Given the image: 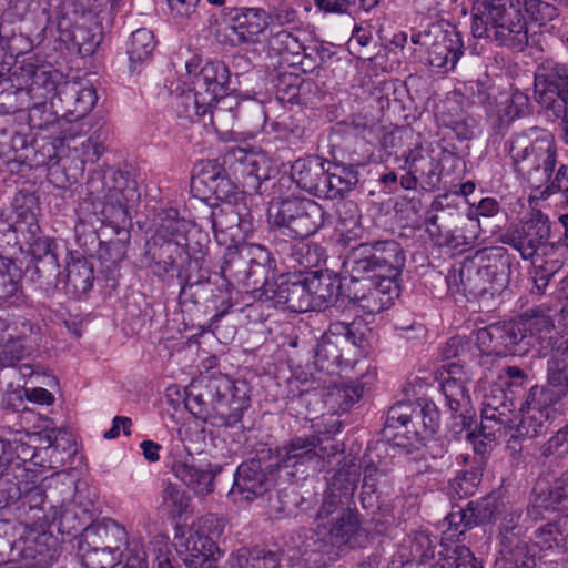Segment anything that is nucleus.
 <instances>
[{
    "label": "nucleus",
    "mask_w": 568,
    "mask_h": 568,
    "mask_svg": "<svg viewBox=\"0 0 568 568\" xmlns=\"http://www.w3.org/2000/svg\"><path fill=\"white\" fill-rule=\"evenodd\" d=\"M550 316L541 310L526 311L515 321L498 322L481 327L476 344L484 354L524 356L532 352L545 355L544 342L551 332Z\"/></svg>",
    "instance_id": "nucleus-1"
},
{
    "label": "nucleus",
    "mask_w": 568,
    "mask_h": 568,
    "mask_svg": "<svg viewBox=\"0 0 568 568\" xmlns=\"http://www.w3.org/2000/svg\"><path fill=\"white\" fill-rule=\"evenodd\" d=\"M510 265V257L504 247L485 248L454 267L446 277L447 285L468 300L493 297L507 287Z\"/></svg>",
    "instance_id": "nucleus-2"
},
{
    "label": "nucleus",
    "mask_w": 568,
    "mask_h": 568,
    "mask_svg": "<svg viewBox=\"0 0 568 568\" xmlns=\"http://www.w3.org/2000/svg\"><path fill=\"white\" fill-rule=\"evenodd\" d=\"M369 542V531L363 527L357 509L341 507L336 517L327 524H320L304 534L303 554H315L320 558L314 562L326 566L346 556L349 551L362 549Z\"/></svg>",
    "instance_id": "nucleus-3"
},
{
    "label": "nucleus",
    "mask_w": 568,
    "mask_h": 568,
    "mask_svg": "<svg viewBox=\"0 0 568 568\" xmlns=\"http://www.w3.org/2000/svg\"><path fill=\"white\" fill-rule=\"evenodd\" d=\"M71 486L58 480L45 485H23L22 496L16 507V515L24 528L44 530L52 525L61 532L71 534L79 530L74 524L75 514L64 508V503L71 496Z\"/></svg>",
    "instance_id": "nucleus-4"
},
{
    "label": "nucleus",
    "mask_w": 568,
    "mask_h": 568,
    "mask_svg": "<svg viewBox=\"0 0 568 568\" xmlns=\"http://www.w3.org/2000/svg\"><path fill=\"white\" fill-rule=\"evenodd\" d=\"M276 268L272 253L260 244H243L229 246L221 265V273L215 274L222 281L221 288L227 293L233 282L247 291L260 294V287L268 282V275Z\"/></svg>",
    "instance_id": "nucleus-5"
},
{
    "label": "nucleus",
    "mask_w": 568,
    "mask_h": 568,
    "mask_svg": "<svg viewBox=\"0 0 568 568\" xmlns=\"http://www.w3.org/2000/svg\"><path fill=\"white\" fill-rule=\"evenodd\" d=\"M405 254L394 240L364 242L351 247L343 262L349 281L400 276Z\"/></svg>",
    "instance_id": "nucleus-6"
},
{
    "label": "nucleus",
    "mask_w": 568,
    "mask_h": 568,
    "mask_svg": "<svg viewBox=\"0 0 568 568\" xmlns=\"http://www.w3.org/2000/svg\"><path fill=\"white\" fill-rule=\"evenodd\" d=\"M326 213L316 201L291 196L270 203L267 222L282 235L293 240L314 235L324 224Z\"/></svg>",
    "instance_id": "nucleus-7"
},
{
    "label": "nucleus",
    "mask_w": 568,
    "mask_h": 568,
    "mask_svg": "<svg viewBox=\"0 0 568 568\" xmlns=\"http://www.w3.org/2000/svg\"><path fill=\"white\" fill-rule=\"evenodd\" d=\"M103 209L100 211V241L108 244L115 241V232L130 229V206L140 200L136 182L123 171H112L103 195Z\"/></svg>",
    "instance_id": "nucleus-8"
},
{
    "label": "nucleus",
    "mask_w": 568,
    "mask_h": 568,
    "mask_svg": "<svg viewBox=\"0 0 568 568\" xmlns=\"http://www.w3.org/2000/svg\"><path fill=\"white\" fill-rule=\"evenodd\" d=\"M277 473L272 450L261 449L255 457L239 465L229 496L234 501H252L263 497L275 486Z\"/></svg>",
    "instance_id": "nucleus-9"
},
{
    "label": "nucleus",
    "mask_w": 568,
    "mask_h": 568,
    "mask_svg": "<svg viewBox=\"0 0 568 568\" xmlns=\"http://www.w3.org/2000/svg\"><path fill=\"white\" fill-rule=\"evenodd\" d=\"M108 185V176L98 173L87 182L85 197L78 209V222L74 226L77 243L83 252L97 256L100 241V211L103 209V195Z\"/></svg>",
    "instance_id": "nucleus-10"
},
{
    "label": "nucleus",
    "mask_w": 568,
    "mask_h": 568,
    "mask_svg": "<svg viewBox=\"0 0 568 568\" xmlns=\"http://www.w3.org/2000/svg\"><path fill=\"white\" fill-rule=\"evenodd\" d=\"M562 397H565L564 394L549 385L531 386L520 407L521 418L516 425V434L511 437L532 438L547 433L556 416L552 405Z\"/></svg>",
    "instance_id": "nucleus-11"
},
{
    "label": "nucleus",
    "mask_w": 568,
    "mask_h": 568,
    "mask_svg": "<svg viewBox=\"0 0 568 568\" xmlns=\"http://www.w3.org/2000/svg\"><path fill=\"white\" fill-rule=\"evenodd\" d=\"M535 98L557 119H562V139L568 143V70L561 64H542L535 75Z\"/></svg>",
    "instance_id": "nucleus-12"
},
{
    "label": "nucleus",
    "mask_w": 568,
    "mask_h": 568,
    "mask_svg": "<svg viewBox=\"0 0 568 568\" xmlns=\"http://www.w3.org/2000/svg\"><path fill=\"white\" fill-rule=\"evenodd\" d=\"M398 276L348 281L347 297L366 314H377L388 308L398 295Z\"/></svg>",
    "instance_id": "nucleus-13"
},
{
    "label": "nucleus",
    "mask_w": 568,
    "mask_h": 568,
    "mask_svg": "<svg viewBox=\"0 0 568 568\" xmlns=\"http://www.w3.org/2000/svg\"><path fill=\"white\" fill-rule=\"evenodd\" d=\"M191 192L203 202L212 200L223 203L231 201L236 194L235 183L226 175L225 170L216 161H202L191 179Z\"/></svg>",
    "instance_id": "nucleus-14"
},
{
    "label": "nucleus",
    "mask_w": 568,
    "mask_h": 568,
    "mask_svg": "<svg viewBox=\"0 0 568 568\" xmlns=\"http://www.w3.org/2000/svg\"><path fill=\"white\" fill-rule=\"evenodd\" d=\"M258 300L270 301L275 307L303 313L311 310L304 275L280 274L274 282L260 287Z\"/></svg>",
    "instance_id": "nucleus-15"
},
{
    "label": "nucleus",
    "mask_w": 568,
    "mask_h": 568,
    "mask_svg": "<svg viewBox=\"0 0 568 568\" xmlns=\"http://www.w3.org/2000/svg\"><path fill=\"white\" fill-rule=\"evenodd\" d=\"M460 161L458 154L446 148H416L410 150L406 162L409 164L410 180H420L424 190H434L440 182L445 163L455 166Z\"/></svg>",
    "instance_id": "nucleus-16"
},
{
    "label": "nucleus",
    "mask_w": 568,
    "mask_h": 568,
    "mask_svg": "<svg viewBox=\"0 0 568 568\" xmlns=\"http://www.w3.org/2000/svg\"><path fill=\"white\" fill-rule=\"evenodd\" d=\"M550 225L548 217L540 211H535L520 226L503 235V243L517 250L524 260H529L542 253L546 246H556L549 243Z\"/></svg>",
    "instance_id": "nucleus-17"
},
{
    "label": "nucleus",
    "mask_w": 568,
    "mask_h": 568,
    "mask_svg": "<svg viewBox=\"0 0 568 568\" xmlns=\"http://www.w3.org/2000/svg\"><path fill=\"white\" fill-rule=\"evenodd\" d=\"M500 503L496 496L468 501L465 507L454 508L447 516L450 537L457 536L458 541L465 540L468 530L490 523L500 513Z\"/></svg>",
    "instance_id": "nucleus-18"
},
{
    "label": "nucleus",
    "mask_w": 568,
    "mask_h": 568,
    "mask_svg": "<svg viewBox=\"0 0 568 568\" xmlns=\"http://www.w3.org/2000/svg\"><path fill=\"white\" fill-rule=\"evenodd\" d=\"M363 483L361 490V503L366 509L378 507L379 500L393 491L394 469L386 460L378 459L365 454L363 457Z\"/></svg>",
    "instance_id": "nucleus-19"
},
{
    "label": "nucleus",
    "mask_w": 568,
    "mask_h": 568,
    "mask_svg": "<svg viewBox=\"0 0 568 568\" xmlns=\"http://www.w3.org/2000/svg\"><path fill=\"white\" fill-rule=\"evenodd\" d=\"M275 252L288 267L295 270L294 274L306 275L313 268H318L326 261L325 248L313 241L296 239L294 241L276 240Z\"/></svg>",
    "instance_id": "nucleus-20"
},
{
    "label": "nucleus",
    "mask_w": 568,
    "mask_h": 568,
    "mask_svg": "<svg viewBox=\"0 0 568 568\" xmlns=\"http://www.w3.org/2000/svg\"><path fill=\"white\" fill-rule=\"evenodd\" d=\"M463 41L455 30L432 24V39L426 42L427 63L436 72L446 73L456 67L463 54Z\"/></svg>",
    "instance_id": "nucleus-21"
},
{
    "label": "nucleus",
    "mask_w": 568,
    "mask_h": 568,
    "mask_svg": "<svg viewBox=\"0 0 568 568\" xmlns=\"http://www.w3.org/2000/svg\"><path fill=\"white\" fill-rule=\"evenodd\" d=\"M229 385L230 378L225 376L192 383L186 388L185 407L195 417L212 423L217 397L229 392Z\"/></svg>",
    "instance_id": "nucleus-22"
},
{
    "label": "nucleus",
    "mask_w": 568,
    "mask_h": 568,
    "mask_svg": "<svg viewBox=\"0 0 568 568\" xmlns=\"http://www.w3.org/2000/svg\"><path fill=\"white\" fill-rule=\"evenodd\" d=\"M189 247V243L151 236L144 246V262L155 276L163 277L176 268Z\"/></svg>",
    "instance_id": "nucleus-23"
},
{
    "label": "nucleus",
    "mask_w": 568,
    "mask_h": 568,
    "mask_svg": "<svg viewBox=\"0 0 568 568\" xmlns=\"http://www.w3.org/2000/svg\"><path fill=\"white\" fill-rule=\"evenodd\" d=\"M229 392L221 393L212 419V425L219 427L241 428L243 414L251 406V398L247 395L244 384L239 386L230 379Z\"/></svg>",
    "instance_id": "nucleus-24"
},
{
    "label": "nucleus",
    "mask_w": 568,
    "mask_h": 568,
    "mask_svg": "<svg viewBox=\"0 0 568 568\" xmlns=\"http://www.w3.org/2000/svg\"><path fill=\"white\" fill-rule=\"evenodd\" d=\"M511 402L501 387H493L485 394L481 408L480 435L487 440L494 439L495 433L511 423Z\"/></svg>",
    "instance_id": "nucleus-25"
},
{
    "label": "nucleus",
    "mask_w": 568,
    "mask_h": 568,
    "mask_svg": "<svg viewBox=\"0 0 568 568\" xmlns=\"http://www.w3.org/2000/svg\"><path fill=\"white\" fill-rule=\"evenodd\" d=\"M320 445V435L295 436L277 447L275 455L272 454V459L277 464L278 470L281 468L303 466L317 458V455H323L321 452H325L326 448L318 449Z\"/></svg>",
    "instance_id": "nucleus-26"
},
{
    "label": "nucleus",
    "mask_w": 568,
    "mask_h": 568,
    "mask_svg": "<svg viewBox=\"0 0 568 568\" xmlns=\"http://www.w3.org/2000/svg\"><path fill=\"white\" fill-rule=\"evenodd\" d=\"M268 26L270 17L266 10L244 8L234 17V24L226 28V37L232 45L255 43Z\"/></svg>",
    "instance_id": "nucleus-27"
},
{
    "label": "nucleus",
    "mask_w": 568,
    "mask_h": 568,
    "mask_svg": "<svg viewBox=\"0 0 568 568\" xmlns=\"http://www.w3.org/2000/svg\"><path fill=\"white\" fill-rule=\"evenodd\" d=\"M230 83V70L222 61L206 62L192 80L195 89L209 93L214 105H222L223 100L231 98L227 93Z\"/></svg>",
    "instance_id": "nucleus-28"
},
{
    "label": "nucleus",
    "mask_w": 568,
    "mask_h": 568,
    "mask_svg": "<svg viewBox=\"0 0 568 568\" xmlns=\"http://www.w3.org/2000/svg\"><path fill=\"white\" fill-rule=\"evenodd\" d=\"M484 39L517 52L524 51L528 45V31L520 9L514 7L509 10L507 16Z\"/></svg>",
    "instance_id": "nucleus-29"
},
{
    "label": "nucleus",
    "mask_w": 568,
    "mask_h": 568,
    "mask_svg": "<svg viewBox=\"0 0 568 568\" xmlns=\"http://www.w3.org/2000/svg\"><path fill=\"white\" fill-rule=\"evenodd\" d=\"M329 161L310 155L294 161L291 175L296 185L310 194L322 197Z\"/></svg>",
    "instance_id": "nucleus-30"
},
{
    "label": "nucleus",
    "mask_w": 568,
    "mask_h": 568,
    "mask_svg": "<svg viewBox=\"0 0 568 568\" xmlns=\"http://www.w3.org/2000/svg\"><path fill=\"white\" fill-rule=\"evenodd\" d=\"M225 112L239 122L240 125L252 131H260L264 128L267 115L262 101L245 98L237 101L234 97L222 101V105H215V115L222 118Z\"/></svg>",
    "instance_id": "nucleus-31"
},
{
    "label": "nucleus",
    "mask_w": 568,
    "mask_h": 568,
    "mask_svg": "<svg viewBox=\"0 0 568 568\" xmlns=\"http://www.w3.org/2000/svg\"><path fill=\"white\" fill-rule=\"evenodd\" d=\"M191 254V247L187 248L183 258L176 266V278L180 285V300H185L187 296L193 297L196 288L207 286L211 284V273L204 266V255Z\"/></svg>",
    "instance_id": "nucleus-32"
},
{
    "label": "nucleus",
    "mask_w": 568,
    "mask_h": 568,
    "mask_svg": "<svg viewBox=\"0 0 568 568\" xmlns=\"http://www.w3.org/2000/svg\"><path fill=\"white\" fill-rule=\"evenodd\" d=\"M126 531L112 519L94 521L82 530L81 549L95 548L119 552Z\"/></svg>",
    "instance_id": "nucleus-33"
},
{
    "label": "nucleus",
    "mask_w": 568,
    "mask_h": 568,
    "mask_svg": "<svg viewBox=\"0 0 568 568\" xmlns=\"http://www.w3.org/2000/svg\"><path fill=\"white\" fill-rule=\"evenodd\" d=\"M311 310L325 308L337 302L342 284L333 274L315 270L304 275Z\"/></svg>",
    "instance_id": "nucleus-34"
},
{
    "label": "nucleus",
    "mask_w": 568,
    "mask_h": 568,
    "mask_svg": "<svg viewBox=\"0 0 568 568\" xmlns=\"http://www.w3.org/2000/svg\"><path fill=\"white\" fill-rule=\"evenodd\" d=\"M508 0H477L471 10V32L475 38L484 39L511 10Z\"/></svg>",
    "instance_id": "nucleus-35"
},
{
    "label": "nucleus",
    "mask_w": 568,
    "mask_h": 568,
    "mask_svg": "<svg viewBox=\"0 0 568 568\" xmlns=\"http://www.w3.org/2000/svg\"><path fill=\"white\" fill-rule=\"evenodd\" d=\"M219 551L220 548L212 538L194 531L186 537L178 554L187 568H209Z\"/></svg>",
    "instance_id": "nucleus-36"
},
{
    "label": "nucleus",
    "mask_w": 568,
    "mask_h": 568,
    "mask_svg": "<svg viewBox=\"0 0 568 568\" xmlns=\"http://www.w3.org/2000/svg\"><path fill=\"white\" fill-rule=\"evenodd\" d=\"M462 365L457 363L448 365L447 373L449 376L442 383V393L452 414H459L463 425L470 426L471 417L465 415L470 405V397L464 382L459 377H456Z\"/></svg>",
    "instance_id": "nucleus-37"
},
{
    "label": "nucleus",
    "mask_w": 568,
    "mask_h": 568,
    "mask_svg": "<svg viewBox=\"0 0 568 568\" xmlns=\"http://www.w3.org/2000/svg\"><path fill=\"white\" fill-rule=\"evenodd\" d=\"M219 470L220 468L213 470L211 464H207L205 468L195 465L193 457L176 460L172 465L173 474L199 495H207L213 491V480Z\"/></svg>",
    "instance_id": "nucleus-38"
},
{
    "label": "nucleus",
    "mask_w": 568,
    "mask_h": 568,
    "mask_svg": "<svg viewBox=\"0 0 568 568\" xmlns=\"http://www.w3.org/2000/svg\"><path fill=\"white\" fill-rule=\"evenodd\" d=\"M358 181L359 174L355 165L329 162L322 197L343 199L358 184Z\"/></svg>",
    "instance_id": "nucleus-39"
},
{
    "label": "nucleus",
    "mask_w": 568,
    "mask_h": 568,
    "mask_svg": "<svg viewBox=\"0 0 568 568\" xmlns=\"http://www.w3.org/2000/svg\"><path fill=\"white\" fill-rule=\"evenodd\" d=\"M37 531L38 535L36 537L31 535L26 538L20 536L18 539L14 537L12 558L10 561L31 560V562L28 564V568H44L48 565L49 558L51 557L49 555V548L42 545L40 540L47 542L52 539V535H48L45 529Z\"/></svg>",
    "instance_id": "nucleus-40"
},
{
    "label": "nucleus",
    "mask_w": 568,
    "mask_h": 568,
    "mask_svg": "<svg viewBox=\"0 0 568 568\" xmlns=\"http://www.w3.org/2000/svg\"><path fill=\"white\" fill-rule=\"evenodd\" d=\"M313 497L311 493L303 495L298 486L290 484L277 491L275 499L270 500V510L277 519L293 517L298 511L308 510L313 505Z\"/></svg>",
    "instance_id": "nucleus-41"
},
{
    "label": "nucleus",
    "mask_w": 568,
    "mask_h": 568,
    "mask_svg": "<svg viewBox=\"0 0 568 568\" xmlns=\"http://www.w3.org/2000/svg\"><path fill=\"white\" fill-rule=\"evenodd\" d=\"M437 538L424 531L407 536L399 546L397 556L414 565H426L435 558Z\"/></svg>",
    "instance_id": "nucleus-42"
},
{
    "label": "nucleus",
    "mask_w": 568,
    "mask_h": 568,
    "mask_svg": "<svg viewBox=\"0 0 568 568\" xmlns=\"http://www.w3.org/2000/svg\"><path fill=\"white\" fill-rule=\"evenodd\" d=\"M207 92H202L194 88L183 90L175 98L174 108L179 118L194 121L207 113L215 114V105L210 101Z\"/></svg>",
    "instance_id": "nucleus-43"
},
{
    "label": "nucleus",
    "mask_w": 568,
    "mask_h": 568,
    "mask_svg": "<svg viewBox=\"0 0 568 568\" xmlns=\"http://www.w3.org/2000/svg\"><path fill=\"white\" fill-rule=\"evenodd\" d=\"M65 139V135L63 138L33 139L28 152L24 155L17 156L16 160L31 168L54 165L58 163L59 153Z\"/></svg>",
    "instance_id": "nucleus-44"
},
{
    "label": "nucleus",
    "mask_w": 568,
    "mask_h": 568,
    "mask_svg": "<svg viewBox=\"0 0 568 568\" xmlns=\"http://www.w3.org/2000/svg\"><path fill=\"white\" fill-rule=\"evenodd\" d=\"M28 473L22 466V459L16 462L7 470L0 474V509L17 507L21 499L23 485L27 481Z\"/></svg>",
    "instance_id": "nucleus-45"
},
{
    "label": "nucleus",
    "mask_w": 568,
    "mask_h": 568,
    "mask_svg": "<svg viewBox=\"0 0 568 568\" xmlns=\"http://www.w3.org/2000/svg\"><path fill=\"white\" fill-rule=\"evenodd\" d=\"M437 554L430 568H483L481 560L465 545L439 542Z\"/></svg>",
    "instance_id": "nucleus-46"
},
{
    "label": "nucleus",
    "mask_w": 568,
    "mask_h": 568,
    "mask_svg": "<svg viewBox=\"0 0 568 568\" xmlns=\"http://www.w3.org/2000/svg\"><path fill=\"white\" fill-rule=\"evenodd\" d=\"M532 153L526 159L514 165L515 171L527 180L529 175H536L537 162L542 161L544 166L550 168L554 161V136L548 132H541L540 136L535 142V149L530 150Z\"/></svg>",
    "instance_id": "nucleus-47"
},
{
    "label": "nucleus",
    "mask_w": 568,
    "mask_h": 568,
    "mask_svg": "<svg viewBox=\"0 0 568 568\" xmlns=\"http://www.w3.org/2000/svg\"><path fill=\"white\" fill-rule=\"evenodd\" d=\"M312 81L305 80L295 73H282L276 84V94L282 102L306 104L307 94L314 88Z\"/></svg>",
    "instance_id": "nucleus-48"
},
{
    "label": "nucleus",
    "mask_w": 568,
    "mask_h": 568,
    "mask_svg": "<svg viewBox=\"0 0 568 568\" xmlns=\"http://www.w3.org/2000/svg\"><path fill=\"white\" fill-rule=\"evenodd\" d=\"M61 94L67 104V112L77 119H82L91 112L98 100L93 87L79 88L77 84H67Z\"/></svg>",
    "instance_id": "nucleus-49"
},
{
    "label": "nucleus",
    "mask_w": 568,
    "mask_h": 568,
    "mask_svg": "<svg viewBox=\"0 0 568 568\" xmlns=\"http://www.w3.org/2000/svg\"><path fill=\"white\" fill-rule=\"evenodd\" d=\"M535 538L541 549L559 548L568 551V515L539 527L535 531Z\"/></svg>",
    "instance_id": "nucleus-50"
},
{
    "label": "nucleus",
    "mask_w": 568,
    "mask_h": 568,
    "mask_svg": "<svg viewBox=\"0 0 568 568\" xmlns=\"http://www.w3.org/2000/svg\"><path fill=\"white\" fill-rule=\"evenodd\" d=\"M351 352L349 347L338 341L327 339L322 336L315 348V365L320 371L334 373L342 366L343 358Z\"/></svg>",
    "instance_id": "nucleus-51"
},
{
    "label": "nucleus",
    "mask_w": 568,
    "mask_h": 568,
    "mask_svg": "<svg viewBox=\"0 0 568 568\" xmlns=\"http://www.w3.org/2000/svg\"><path fill=\"white\" fill-rule=\"evenodd\" d=\"M26 276H28L31 282L38 284L40 288L49 290L55 287L60 276L58 256L31 260V263L26 267Z\"/></svg>",
    "instance_id": "nucleus-52"
},
{
    "label": "nucleus",
    "mask_w": 568,
    "mask_h": 568,
    "mask_svg": "<svg viewBox=\"0 0 568 568\" xmlns=\"http://www.w3.org/2000/svg\"><path fill=\"white\" fill-rule=\"evenodd\" d=\"M547 379L550 387L568 394V338L559 343L548 362Z\"/></svg>",
    "instance_id": "nucleus-53"
},
{
    "label": "nucleus",
    "mask_w": 568,
    "mask_h": 568,
    "mask_svg": "<svg viewBox=\"0 0 568 568\" xmlns=\"http://www.w3.org/2000/svg\"><path fill=\"white\" fill-rule=\"evenodd\" d=\"M67 286L74 296H81L93 287V265L85 258L73 260L67 266Z\"/></svg>",
    "instance_id": "nucleus-54"
},
{
    "label": "nucleus",
    "mask_w": 568,
    "mask_h": 568,
    "mask_svg": "<svg viewBox=\"0 0 568 568\" xmlns=\"http://www.w3.org/2000/svg\"><path fill=\"white\" fill-rule=\"evenodd\" d=\"M191 227V222L180 217L176 209L170 207L160 214V224L152 236H160L164 240L189 243L186 234Z\"/></svg>",
    "instance_id": "nucleus-55"
},
{
    "label": "nucleus",
    "mask_w": 568,
    "mask_h": 568,
    "mask_svg": "<svg viewBox=\"0 0 568 568\" xmlns=\"http://www.w3.org/2000/svg\"><path fill=\"white\" fill-rule=\"evenodd\" d=\"M244 568H281L284 550L277 546L241 548Z\"/></svg>",
    "instance_id": "nucleus-56"
},
{
    "label": "nucleus",
    "mask_w": 568,
    "mask_h": 568,
    "mask_svg": "<svg viewBox=\"0 0 568 568\" xmlns=\"http://www.w3.org/2000/svg\"><path fill=\"white\" fill-rule=\"evenodd\" d=\"M21 331L16 336H10L1 346L0 361L3 365H14L21 361L28 351L26 339L34 334L36 326L30 321H21Z\"/></svg>",
    "instance_id": "nucleus-57"
},
{
    "label": "nucleus",
    "mask_w": 568,
    "mask_h": 568,
    "mask_svg": "<svg viewBox=\"0 0 568 568\" xmlns=\"http://www.w3.org/2000/svg\"><path fill=\"white\" fill-rule=\"evenodd\" d=\"M566 247L562 244L546 246L542 253H538L531 260L530 275L558 276L564 266Z\"/></svg>",
    "instance_id": "nucleus-58"
},
{
    "label": "nucleus",
    "mask_w": 568,
    "mask_h": 568,
    "mask_svg": "<svg viewBox=\"0 0 568 568\" xmlns=\"http://www.w3.org/2000/svg\"><path fill=\"white\" fill-rule=\"evenodd\" d=\"M258 158L260 155L252 151L233 148L225 154L223 164L227 165L234 175L242 178L246 183L250 182L253 172L257 170L255 166H258Z\"/></svg>",
    "instance_id": "nucleus-59"
},
{
    "label": "nucleus",
    "mask_w": 568,
    "mask_h": 568,
    "mask_svg": "<svg viewBox=\"0 0 568 568\" xmlns=\"http://www.w3.org/2000/svg\"><path fill=\"white\" fill-rule=\"evenodd\" d=\"M130 229H120L115 232V241H109L108 244L101 243L98 250L97 258L110 270L122 262L126 255L130 243Z\"/></svg>",
    "instance_id": "nucleus-60"
},
{
    "label": "nucleus",
    "mask_w": 568,
    "mask_h": 568,
    "mask_svg": "<svg viewBox=\"0 0 568 568\" xmlns=\"http://www.w3.org/2000/svg\"><path fill=\"white\" fill-rule=\"evenodd\" d=\"M30 101V91L16 87L10 79L0 81V114L20 112Z\"/></svg>",
    "instance_id": "nucleus-61"
},
{
    "label": "nucleus",
    "mask_w": 568,
    "mask_h": 568,
    "mask_svg": "<svg viewBox=\"0 0 568 568\" xmlns=\"http://www.w3.org/2000/svg\"><path fill=\"white\" fill-rule=\"evenodd\" d=\"M154 48L155 41L152 31L146 28H141L132 32L126 51L130 60V69L134 70L136 64L146 60Z\"/></svg>",
    "instance_id": "nucleus-62"
},
{
    "label": "nucleus",
    "mask_w": 568,
    "mask_h": 568,
    "mask_svg": "<svg viewBox=\"0 0 568 568\" xmlns=\"http://www.w3.org/2000/svg\"><path fill=\"white\" fill-rule=\"evenodd\" d=\"M359 468L361 466H357L353 459L344 460V464L329 480L331 491L336 493L339 497L353 494L359 481Z\"/></svg>",
    "instance_id": "nucleus-63"
},
{
    "label": "nucleus",
    "mask_w": 568,
    "mask_h": 568,
    "mask_svg": "<svg viewBox=\"0 0 568 568\" xmlns=\"http://www.w3.org/2000/svg\"><path fill=\"white\" fill-rule=\"evenodd\" d=\"M525 528L520 524V515L509 513L506 515L499 525V552L516 548L526 544L524 539Z\"/></svg>",
    "instance_id": "nucleus-64"
}]
</instances>
